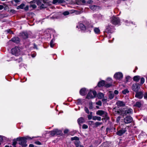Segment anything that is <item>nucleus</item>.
Returning <instances> with one entry per match:
<instances>
[{
	"instance_id": "obj_1",
	"label": "nucleus",
	"mask_w": 147,
	"mask_h": 147,
	"mask_svg": "<svg viewBox=\"0 0 147 147\" xmlns=\"http://www.w3.org/2000/svg\"><path fill=\"white\" fill-rule=\"evenodd\" d=\"M33 138V137L31 138V137L27 136L18 138H17V140H18V141L19 142V144L20 145L22 146L23 147H26L27 146L26 140H32Z\"/></svg>"
},
{
	"instance_id": "obj_2",
	"label": "nucleus",
	"mask_w": 147,
	"mask_h": 147,
	"mask_svg": "<svg viewBox=\"0 0 147 147\" xmlns=\"http://www.w3.org/2000/svg\"><path fill=\"white\" fill-rule=\"evenodd\" d=\"M96 114L105 117L107 119H109V118L108 116L107 113L106 111H104L102 110H98L96 112Z\"/></svg>"
},
{
	"instance_id": "obj_3",
	"label": "nucleus",
	"mask_w": 147,
	"mask_h": 147,
	"mask_svg": "<svg viewBox=\"0 0 147 147\" xmlns=\"http://www.w3.org/2000/svg\"><path fill=\"white\" fill-rule=\"evenodd\" d=\"M111 23L114 25L118 24L120 22V20L119 18L113 16L111 18Z\"/></svg>"
},
{
	"instance_id": "obj_4",
	"label": "nucleus",
	"mask_w": 147,
	"mask_h": 147,
	"mask_svg": "<svg viewBox=\"0 0 147 147\" xmlns=\"http://www.w3.org/2000/svg\"><path fill=\"white\" fill-rule=\"evenodd\" d=\"M11 52L13 55L18 56L20 54V50L19 47H15L11 49Z\"/></svg>"
},
{
	"instance_id": "obj_5",
	"label": "nucleus",
	"mask_w": 147,
	"mask_h": 147,
	"mask_svg": "<svg viewBox=\"0 0 147 147\" xmlns=\"http://www.w3.org/2000/svg\"><path fill=\"white\" fill-rule=\"evenodd\" d=\"M96 95V92L95 91H92L91 90L88 93L87 96V98L89 99L93 98Z\"/></svg>"
},
{
	"instance_id": "obj_6",
	"label": "nucleus",
	"mask_w": 147,
	"mask_h": 147,
	"mask_svg": "<svg viewBox=\"0 0 147 147\" xmlns=\"http://www.w3.org/2000/svg\"><path fill=\"white\" fill-rule=\"evenodd\" d=\"M135 97L139 99H141L144 96L143 91H137L136 92Z\"/></svg>"
},
{
	"instance_id": "obj_7",
	"label": "nucleus",
	"mask_w": 147,
	"mask_h": 147,
	"mask_svg": "<svg viewBox=\"0 0 147 147\" xmlns=\"http://www.w3.org/2000/svg\"><path fill=\"white\" fill-rule=\"evenodd\" d=\"M114 77L116 80H119L122 78L123 77V75L121 72H117L115 74L114 76Z\"/></svg>"
},
{
	"instance_id": "obj_8",
	"label": "nucleus",
	"mask_w": 147,
	"mask_h": 147,
	"mask_svg": "<svg viewBox=\"0 0 147 147\" xmlns=\"http://www.w3.org/2000/svg\"><path fill=\"white\" fill-rule=\"evenodd\" d=\"M133 121V119L130 116H128L125 117L124 120V123H131Z\"/></svg>"
},
{
	"instance_id": "obj_9",
	"label": "nucleus",
	"mask_w": 147,
	"mask_h": 147,
	"mask_svg": "<svg viewBox=\"0 0 147 147\" xmlns=\"http://www.w3.org/2000/svg\"><path fill=\"white\" fill-rule=\"evenodd\" d=\"M62 132L61 131L58 129H55L53 131H51V134L52 136L55 135H60Z\"/></svg>"
},
{
	"instance_id": "obj_10",
	"label": "nucleus",
	"mask_w": 147,
	"mask_h": 147,
	"mask_svg": "<svg viewBox=\"0 0 147 147\" xmlns=\"http://www.w3.org/2000/svg\"><path fill=\"white\" fill-rule=\"evenodd\" d=\"M140 88V86L137 84H134L132 86V90L135 92L138 91Z\"/></svg>"
},
{
	"instance_id": "obj_11",
	"label": "nucleus",
	"mask_w": 147,
	"mask_h": 147,
	"mask_svg": "<svg viewBox=\"0 0 147 147\" xmlns=\"http://www.w3.org/2000/svg\"><path fill=\"white\" fill-rule=\"evenodd\" d=\"M126 131V130L125 128H123L118 131L117 132V134L119 136H121L123 134L125 133Z\"/></svg>"
},
{
	"instance_id": "obj_12",
	"label": "nucleus",
	"mask_w": 147,
	"mask_h": 147,
	"mask_svg": "<svg viewBox=\"0 0 147 147\" xmlns=\"http://www.w3.org/2000/svg\"><path fill=\"white\" fill-rule=\"evenodd\" d=\"M113 28V26H108L107 27L105 30V32L108 33H112V29Z\"/></svg>"
},
{
	"instance_id": "obj_13",
	"label": "nucleus",
	"mask_w": 147,
	"mask_h": 147,
	"mask_svg": "<svg viewBox=\"0 0 147 147\" xmlns=\"http://www.w3.org/2000/svg\"><path fill=\"white\" fill-rule=\"evenodd\" d=\"M116 105L117 106L119 107L124 106L125 103L122 101H118L116 103Z\"/></svg>"
},
{
	"instance_id": "obj_14",
	"label": "nucleus",
	"mask_w": 147,
	"mask_h": 147,
	"mask_svg": "<svg viewBox=\"0 0 147 147\" xmlns=\"http://www.w3.org/2000/svg\"><path fill=\"white\" fill-rule=\"evenodd\" d=\"M87 91L85 88H83L81 89L80 93L81 95L84 96L87 94Z\"/></svg>"
},
{
	"instance_id": "obj_15",
	"label": "nucleus",
	"mask_w": 147,
	"mask_h": 147,
	"mask_svg": "<svg viewBox=\"0 0 147 147\" xmlns=\"http://www.w3.org/2000/svg\"><path fill=\"white\" fill-rule=\"evenodd\" d=\"M77 121L79 124L80 125L85 122V120L83 118L81 117L78 119Z\"/></svg>"
},
{
	"instance_id": "obj_16",
	"label": "nucleus",
	"mask_w": 147,
	"mask_h": 147,
	"mask_svg": "<svg viewBox=\"0 0 147 147\" xmlns=\"http://www.w3.org/2000/svg\"><path fill=\"white\" fill-rule=\"evenodd\" d=\"M37 3V0H34L30 2V7H32L33 8H36V6L34 3Z\"/></svg>"
},
{
	"instance_id": "obj_17",
	"label": "nucleus",
	"mask_w": 147,
	"mask_h": 147,
	"mask_svg": "<svg viewBox=\"0 0 147 147\" xmlns=\"http://www.w3.org/2000/svg\"><path fill=\"white\" fill-rule=\"evenodd\" d=\"M21 36L24 39H26L28 38V34L27 32H24L22 33Z\"/></svg>"
},
{
	"instance_id": "obj_18",
	"label": "nucleus",
	"mask_w": 147,
	"mask_h": 147,
	"mask_svg": "<svg viewBox=\"0 0 147 147\" xmlns=\"http://www.w3.org/2000/svg\"><path fill=\"white\" fill-rule=\"evenodd\" d=\"M10 40L12 41L13 42L18 43L20 42V39L18 37H14L12 38Z\"/></svg>"
},
{
	"instance_id": "obj_19",
	"label": "nucleus",
	"mask_w": 147,
	"mask_h": 147,
	"mask_svg": "<svg viewBox=\"0 0 147 147\" xmlns=\"http://www.w3.org/2000/svg\"><path fill=\"white\" fill-rule=\"evenodd\" d=\"M105 83V81L104 80H102L98 82V86L99 87H101L104 86Z\"/></svg>"
},
{
	"instance_id": "obj_20",
	"label": "nucleus",
	"mask_w": 147,
	"mask_h": 147,
	"mask_svg": "<svg viewBox=\"0 0 147 147\" xmlns=\"http://www.w3.org/2000/svg\"><path fill=\"white\" fill-rule=\"evenodd\" d=\"M114 94L113 93H112L111 92H109L108 94V97L111 100L114 97Z\"/></svg>"
},
{
	"instance_id": "obj_21",
	"label": "nucleus",
	"mask_w": 147,
	"mask_h": 147,
	"mask_svg": "<svg viewBox=\"0 0 147 147\" xmlns=\"http://www.w3.org/2000/svg\"><path fill=\"white\" fill-rule=\"evenodd\" d=\"M133 110L130 108L128 109L125 111L126 114L132 113H133Z\"/></svg>"
},
{
	"instance_id": "obj_22",
	"label": "nucleus",
	"mask_w": 147,
	"mask_h": 147,
	"mask_svg": "<svg viewBox=\"0 0 147 147\" xmlns=\"http://www.w3.org/2000/svg\"><path fill=\"white\" fill-rule=\"evenodd\" d=\"M79 27L82 30H85L86 29L85 26L82 24H80Z\"/></svg>"
},
{
	"instance_id": "obj_23",
	"label": "nucleus",
	"mask_w": 147,
	"mask_h": 147,
	"mask_svg": "<svg viewBox=\"0 0 147 147\" xmlns=\"http://www.w3.org/2000/svg\"><path fill=\"white\" fill-rule=\"evenodd\" d=\"M140 78V77L139 76H135L134 77L133 80L134 81L138 82L139 81Z\"/></svg>"
},
{
	"instance_id": "obj_24",
	"label": "nucleus",
	"mask_w": 147,
	"mask_h": 147,
	"mask_svg": "<svg viewBox=\"0 0 147 147\" xmlns=\"http://www.w3.org/2000/svg\"><path fill=\"white\" fill-rule=\"evenodd\" d=\"M95 33L96 34H99L100 32V30L98 28H95L94 30Z\"/></svg>"
},
{
	"instance_id": "obj_25",
	"label": "nucleus",
	"mask_w": 147,
	"mask_h": 147,
	"mask_svg": "<svg viewBox=\"0 0 147 147\" xmlns=\"http://www.w3.org/2000/svg\"><path fill=\"white\" fill-rule=\"evenodd\" d=\"M62 0H53V4H55L57 3H63Z\"/></svg>"
},
{
	"instance_id": "obj_26",
	"label": "nucleus",
	"mask_w": 147,
	"mask_h": 147,
	"mask_svg": "<svg viewBox=\"0 0 147 147\" xmlns=\"http://www.w3.org/2000/svg\"><path fill=\"white\" fill-rule=\"evenodd\" d=\"M134 106L140 108L141 106V104L140 102H137L134 105Z\"/></svg>"
},
{
	"instance_id": "obj_27",
	"label": "nucleus",
	"mask_w": 147,
	"mask_h": 147,
	"mask_svg": "<svg viewBox=\"0 0 147 147\" xmlns=\"http://www.w3.org/2000/svg\"><path fill=\"white\" fill-rule=\"evenodd\" d=\"M92 119L93 120H97L98 121H100L101 118L100 117L94 116L92 117Z\"/></svg>"
},
{
	"instance_id": "obj_28",
	"label": "nucleus",
	"mask_w": 147,
	"mask_h": 147,
	"mask_svg": "<svg viewBox=\"0 0 147 147\" xmlns=\"http://www.w3.org/2000/svg\"><path fill=\"white\" fill-rule=\"evenodd\" d=\"M97 96L98 98L101 99L104 97V94L102 93H99L98 94Z\"/></svg>"
},
{
	"instance_id": "obj_29",
	"label": "nucleus",
	"mask_w": 147,
	"mask_h": 147,
	"mask_svg": "<svg viewBox=\"0 0 147 147\" xmlns=\"http://www.w3.org/2000/svg\"><path fill=\"white\" fill-rule=\"evenodd\" d=\"M75 144L76 147H79L81 145L79 141H76L75 142Z\"/></svg>"
},
{
	"instance_id": "obj_30",
	"label": "nucleus",
	"mask_w": 147,
	"mask_h": 147,
	"mask_svg": "<svg viewBox=\"0 0 147 147\" xmlns=\"http://www.w3.org/2000/svg\"><path fill=\"white\" fill-rule=\"evenodd\" d=\"M25 6V5L24 3H22L20 5L18 6L17 7V9H23L24 6Z\"/></svg>"
},
{
	"instance_id": "obj_31",
	"label": "nucleus",
	"mask_w": 147,
	"mask_h": 147,
	"mask_svg": "<svg viewBox=\"0 0 147 147\" xmlns=\"http://www.w3.org/2000/svg\"><path fill=\"white\" fill-rule=\"evenodd\" d=\"M17 141H18V140H17V138L16 139H15L13 140V143L12 144V145L13 146H16V144H17Z\"/></svg>"
},
{
	"instance_id": "obj_32",
	"label": "nucleus",
	"mask_w": 147,
	"mask_h": 147,
	"mask_svg": "<svg viewBox=\"0 0 147 147\" xmlns=\"http://www.w3.org/2000/svg\"><path fill=\"white\" fill-rule=\"evenodd\" d=\"M129 91L127 89H125L122 91L123 94H125L127 93H129Z\"/></svg>"
},
{
	"instance_id": "obj_33",
	"label": "nucleus",
	"mask_w": 147,
	"mask_h": 147,
	"mask_svg": "<svg viewBox=\"0 0 147 147\" xmlns=\"http://www.w3.org/2000/svg\"><path fill=\"white\" fill-rule=\"evenodd\" d=\"M54 44L53 43V39L51 40L50 42V45L51 47L53 48L54 46Z\"/></svg>"
},
{
	"instance_id": "obj_34",
	"label": "nucleus",
	"mask_w": 147,
	"mask_h": 147,
	"mask_svg": "<svg viewBox=\"0 0 147 147\" xmlns=\"http://www.w3.org/2000/svg\"><path fill=\"white\" fill-rule=\"evenodd\" d=\"M71 140H76L77 141H79V138L77 137H72L71 138Z\"/></svg>"
},
{
	"instance_id": "obj_35",
	"label": "nucleus",
	"mask_w": 147,
	"mask_h": 147,
	"mask_svg": "<svg viewBox=\"0 0 147 147\" xmlns=\"http://www.w3.org/2000/svg\"><path fill=\"white\" fill-rule=\"evenodd\" d=\"M102 124V122H96L95 123V124L96 127H98V126Z\"/></svg>"
},
{
	"instance_id": "obj_36",
	"label": "nucleus",
	"mask_w": 147,
	"mask_h": 147,
	"mask_svg": "<svg viewBox=\"0 0 147 147\" xmlns=\"http://www.w3.org/2000/svg\"><path fill=\"white\" fill-rule=\"evenodd\" d=\"M145 79L143 78H142L140 80V83L141 84H142L144 82Z\"/></svg>"
},
{
	"instance_id": "obj_37",
	"label": "nucleus",
	"mask_w": 147,
	"mask_h": 147,
	"mask_svg": "<svg viewBox=\"0 0 147 147\" xmlns=\"http://www.w3.org/2000/svg\"><path fill=\"white\" fill-rule=\"evenodd\" d=\"M84 110L86 113H87V114H89V111L88 108H87L86 107H84Z\"/></svg>"
},
{
	"instance_id": "obj_38",
	"label": "nucleus",
	"mask_w": 147,
	"mask_h": 147,
	"mask_svg": "<svg viewBox=\"0 0 147 147\" xmlns=\"http://www.w3.org/2000/svg\"><path fill=\"white\" fill-rule=\"evenodd\" d=\"M111 85H112L110 83H108L107 84H105L104 86L105 87H106V88H108V87H110L111 86Z\"/></svg>"
},
{
	"instance_id": "obj_39",
	"label": "nucleus",
	"mask_w": 147,
	"mask_h": 147,
	"mask_svg": "<svg viewBox=\"0 0 147 147\" xmlns=\"http://www.w3.org/2000/svg\"><path fill=\"white\" fill-rule=\"evenodd\" d=\"M69 13L68 11H65L63 13V14L64 16H66L69 14Z\"/></svg>"
},
{
	"instance_id": "obj_40",
	"label": "nucleus",
	"mask_w": 147,
	"mask_h": 147,
	"mask_svg": "<svg viewBox=\"0 0 147 147\" xmlns=\"http://www.w3.org/2000/svg\"><path fill=\"white\" fill-rule=\"evenodd\" d=\"M144 99L147 100V92L144 93Z\"/></svg>"
},
{
	"instance_id": "obj_41",
	"label": "nucleus",
	"mask_w": 147,
	"mask_h": 147,
	"mask_svg": "<svg viewBox=\"0 0 147 147\" xmlns=\"http://www.w3.org/2000/svg\"><path fill=\"white\" fill-rule=\"evenodd\" d=\"M131 77L130 76H127L126 77V82H127L128 81L130 80V79Z\"/></svg>"
},
{
	"instance_id": "obj_42",
	"label": "nucleus",
	"mask_w": 147,
	"mask_h": 147,
	"mask_svg": "<svg viewBox=\"0 0 147 147\" xmlns=\"http://www.w3.org/2000/svg\"><path fill=\"white\" fill-rule=\"evenodd\" d=\"M88 128V126L85 124L83 125L82 126V128L84 129H86Z\"/></svg>"
},
{
	"instance_id": "obj_43",
	"label": "nucleus",
	"mask_w": 147,
	"mask_h": 147,
	"mask_svg": "<svg viewBox=\"0 0 147 147\" xmlns=\"http://www.w3.org/2000/svg\"><path fill=\"white\" fill-rule=\"evenodd\" d=\"M96 105L99 106H101L102 105V102L100 101H99L96 102Z\"/></svg>"
},
{
	"instance_id": "obj_44",
	"label": "nucleus",
	"mask_w": 147,
	"mask_h": 147,
	"mask_svg": "<svg viewBox=\"0 0 147 147\" xmlns=\"http://www.w3.org/2000/svg\"><path fill=\"white\" fill-rule=\"evenodd\" d=\"M5 138V137L2 136H0V142L2 141L4 138Z\"/></svg>"
},
{
	"instance_id": "obj_45",
	"label": "nucleus",
	"mask_w": 147,
	"mask_h": 147,
	"mask_svg": "<svg viewBox=\"0 0 147 147\" xmlns=\"http://www.w3.org/2000/svg\"><path fill=\"white\" fill-rule=\"evenodd\" d=\"M22 60V59L21 58H19L18 59H17V60H16V61L18 62V63H19Z\"/></svg>"
},
{
	"instance_id": "obj_46",
	"label": "nucleus",
	"mask_w": 147,
	"mask_h": 147,
	"mask_svg": "<svg viewBox=\"0 0 147 147\" xmlns=\"http://www.w3.org/2000/svg\"><path fill=\"white\" fill-rule=\"evenodd\" d=\"M121 117L120 116L118 117L116 119V121L118 122L120 120Z\"/></svg>"
},
{
	"instance_id": "obj_47",
	"label": "nucleus",
	"mask_w": 147,
	"mask_h": 147,
	"mask_svg": "<svg viewBox=\"0 0 147 147\" xmlns=\"http://www.w3.org/2000/svg\"><path fill=\"white\" fill-rule=\"evenodd\" d=\"M92 116L89 115H88V119L89 120H90L92 119Z\"/></svg>"
},
{
	"instance_id": "obj_48",
	"label": "nucleus",
	"mask_w": 147,
	"mask_h": 147,
	"mask_svg": "<svg viewBox=\"0 0 147 147\" xmlns=\"http://www.w3.org/2000/svg\"><path fill=\"white\" fill-rule=\"evenodd\" d=\"M44 6H45L44 5L42 4V5L40 6V9H42V8H44L45 7Z\"/></svg>"
},
{
	"instance_id": "obj_49",
	"label": "nucleus",
	"mask_w": 147,
	"mask_h": 147,
	"mask_svg": "<svg viewBox=\"0 0 147 147\" xmlns=\"http://www.w3.org/2000/svg\"><path fill=\"white\" fill-rule=\"evenodd\" d=\"M114 93L115 94H117L119 93V92L118 90H115L114 91Z\"/></svg>"
},
{
	"instance_id": "obj_50",
	"label": "nucleus",
	"mask_w": 147,
	"mask_h": 147,
	"mask_svg": "<svg viewBox=\"0 0 147 147\" xmlns=\"http://www.w3.org/2000/svg\"><path fill=\"white\" fill-rule=\"evenodd\" d=\"M89 108L90 109H92V105L91 103H89Z\"/></svg>"
},
{
	"instance_id": "obj_51",
	"label": "nucleus",
	"mask_w": 147,
	"mask_h": 147,
	"mask_svg": "<svg viewBox=\"0 0 147 147\" xmlns=\"http://www.w3.org/2000/svg\"><path fill=\"white\" fill-rule=\"evenodd\" d=\"M28 9V6H27L24 8V10L26 11H27Z\"/></svg>"
},
{
	"instance_id": "obj_52",
	"label": "nucleus",
	"mask_w": 147,
	"mask_h": 147,
	"mask_svg": "<svg viewBox=\"0 0 147 147\" xmlns=\"http://www.w3.org/2000/svg\"><path fill=\"white\" fill-rule=\"evenodd\" d=\"M16 3H18L20 2V0H13Z\"/></svg>"
},
{
	"instance_id": "obj_53",
	"label": "nucleus",
	"mask_w": 147,
	"mask_h": 147,
	"mask_svg": "<svg viewBox=\"0 0 147 147\" xmlns=\"http://www.w3.org/2000/svg\"><path fill=\"white\" fill-rule=\"evenodd\" d=\"M68 132V129L65 130L64 131V133H65V134L67 133Z\"/></svg>"
},
{
	"instance_id": "obj_54",
	"label": "nucleus",
	"mask_w": 147,
	"mask_h": 147,
	"mask_svg": "<svg viewBox=\"0 0 147 147\" xmlns=\"http://www.w3.org/2000/svg\"><path fill=\"white\" fill-rule=\"evenodd\" d=\"M7 31L8 33H13L12 32L10 31L9 30H7Z\"/></svg>"
},
{
	"instance_id": "obj_55",
	"label": "nucleus",
	"mask_w": 147,
	"mask_h": 147,
	"mask_svg": "<svg viewBox=\"0 0 147 147\" xmlns=\"http://www.w3.org/2000/svg\"><path fill=\"white\" fill-rule=\"evenodd\" d=\"M3 8V6L2 5H0V10H2Z\"/></svg>"
},
{
	"instance_id": "obj_56",
	"label": "nucleus",
	"mask_w": 147,
	"mask_h": 147,
	"mask_svg": "<svg viewBox=\"0 0 147 147\" xmlns=\"http://www.w3.org/2000/svg\"><path fill=\"white\" fill-rule=\"evenodd\" d=\"M37 145H41L42 144L40 142L37 141Z\"/></svg>"
},
{
	"instance_id": "obj_57",
	"label": "nucleus",
	"mask_w": 147,
	"mask_h": 147,
	"mask_svg": "<svg viewBox=\"0 0 147 147\" xmlns=\"http://www.w3.org/2000/svg\"><path fill=\"white\" fill-rule=\"evenodd\" d=\"M29 147H34V145L32 144H30L29 146Z\"/></svg>"
},
{
	"instance_id": "obj_58",
	"label": "nucleus",
	"mask_w": 147,
	"mask_h": 147,
	"mask_svg": "<svg viewBox=\"0 0 147 147\" xmlns=\"http://www.w3.org/2000/svg\"><path fill=\"white\" fill-rule=\"evenodd\" d=\"M31 56L32 57H34L36 56V55L34 54H32Z\"/></svg>"
},
{
	"instance_id": "obj_59",
	"label": "nucleus",
	"mask_w": 147,
	"mask_h": 147,
	"mask_svg": "<svg viewBox=\"0 0 147 147\" xmlns=\"http://www.w3.org/2000/svg\"><path fill=\"white\" fill-rule=\"evenodd\" d=\"M90 115L92 116V112H90Z\"/></svg>"
},
{
	"instance_id": "obj_60",
	"label": "nucleus",
	"mask_w": 147,
	"mask_h": 147,
	"mask_svg": "<svg viewBox=\"0 0 147 147\" xmlns=\"http://www.w3.org/2000/svg\"><path fill=\"white\" fill-rule=\"evenodd\" d=\"M117 113H118V114H120V112H119V111H117Z\"/></svg>"
},
{
	"instance_id": "obj_61",
	"label": "nucleus",
	"mask_w": 147,
	"mask_h": 147,
	"mask_svg": "<svg viewBox=\"0 0 147 147\" xmlns=\"http://www.w3.org/2000/svg\"><path fill=\"white\" fill-rule=\"evenodd\" d=\"M108 80H109V81H112L111 79L110 78H109L108 79Z\"/></svg>"
},
{
	"instance_id": "obj_62",
	"label": "nucleus",
	"mask_w": 147,
	"mask_h": 147,
	"mask_svg": "<svg viewBox=\"0 0 147 147\" xmlns=\"http://www.w3.org/2000/svg\"><path fill=\"white\" fill-rule=\"evenodd\" d=\"M5 147H9V146H8L6 145L5 146Z\"/></svg>"
},
{
	"instance_id": "obj_63",
	"label": "nucleus",
	"mask_w": 147,
	"mask_h": 147,
	"mask_svg": "<svg viewBox=\"0 0 147 147\" xmlns=\"http://www.w3.org/2000/svg\"><path fill=\"white\" fill-rule=\"evenodd\" d=\"M79 147H84V146H82L81 145L80 146H79Z\"/></svg>"
},
{
	"instance_id": "obj_64",
	"label": "nucleus",
	"mask_w": 147,
	"mask_h": 147,
	"mask_svg": "<svg viewBox=\"0 0 147 147\" xmlns=\"http://www.w3.org/2000/svg\"><path fill=\"white\" fill-rule=\"evenodd\" d=\"M90 147H93V146L92 145H91L90 146Z\"/></svg>"
}]
</instances>
